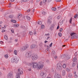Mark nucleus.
<instances>
[{"instance_id": "f257e3e1", "label": "nucleus", "mask_w": 78, "mask_h": 78, "mask_svg": "<svg viewBox=\"0 0 78 78\" xmlns=\"http://www.w3.org/2000/svg\"><path fill=\"white\" fill-rule=\"evenodd\" d=\"M57 69L59 71H61L62 70L61 67H62V65L60 63H58L56 65Z\"/></svg>"}, {"instance_id": "f03ea898", "label": "nucleus", "mask_w": 78, "mask_h": 78, "mask_svg": "<svg viewBox=\"0 0 78 78\" xmlns=\"http://www.w3.org/2000/svg\"><path fill=\"white\" fill-rule=\"evenodd\" d=\"M32 55V53L31 52L29 51L25 55L26 58H31Z\"/></svg>"}, {"instance_id": "7ed1b4c3", "label": "nucleus", "mask_w": 78, "mask_h": 78, "mask_svg": "<svg viewBox=\"0 0 78 78\" xmlns=\"http://www.w3.org/2000/svg\"><path fill=\"white\" fill-rule=\"evenodd\" d=\"M31 58L33 61H35V60L37 59V58H38V56L37 54H33Z\"/></svg>"}, {"instance_id": "20e7f679", "label": "nucleus", "mask_w": 78, "mask_h": 78, "mask_svg": "<svg viewBox=\"0 0 78 78\" xmlns=\"http://www.w3.org/2000/svg\"><path fill=\"white\" fill-rule=\"evenodd\" d=\"M44 67V65L42 63V62H40L38 63V67L39 69H42Z\"/></svg>"}, {"instance_id": "39448f33", "label": "nucleus", "mask_w": 78, "mask_h": 78, "mask_svg": "<svg viewBox=\"0 0 78 78\" xmlns=\"http://www.w3.org/2000/svg\"><path fill=\"white\" fill-rule=\"evenodd\" d=\"M14 77V75L12 72L9 73L7 75L8 78H13Z\"/></svg>"}, {"instance_id": "423d86ee", "label": "nucleus", "mask_w": 78, "mask_h": 78, "mask_svg": "<svg viewBox=\"0 0 78 78\" xmlns=\"http://www.w3.org/2000/svg\"><path fill=\"white\" fill-rule=\"evenodd\" d=\"M47 73L44 72H42L41 73V76L42 78H45L47 76Z\"/></svg>"}, {"instance_id": "0eeeda50", "label": "nucleus", "mask_w": 78, "mask_h": 78, "mask_svg": "<svg viewBox=\"0 0 78 78\" xmlns=\"http://www.w3.org/2000/svg\"><path fill=\"white\" fill-rule=\"evenodd\" d=\"M55 78H62L61 74L58 73H56L55 75Z\"/></svg>"}, {"instance_id": "6e6552de", "label": "nucleus", "mask_w": 78, "mask_h": 78, "mask_svg": "<svg viewBox=\"0 0 78 78\" xmlns=\"http://www.w3.org/2000/svg\"><path fill=\"white\" fill-rule=\"evenodd\" d=\"M33 67L34 69H36L37 67H38V63L37 62H33Z\"/></svg>"}, {"instance_id": "1a4fd4ad", "label": "nucleus", "mask_w": 78, "mask_h": 78, "mask_svg": "<svg viewBox=\"0 0 78 78\" xmlns=\"http://www.w3.org/2000/svg\"><path fill=\"white\" fill-rule=\"evenodd\" d=\"M23 73V71L22 70H21L20 69H18V71L17 72V75H22Z\"/></svg>"}, {"instance_id": "9d476101", "label": "nucleus", "mask_w": 78, "mask_h": 78, "mask_svg": "<svg viewBox=\"0 0 78 78\" xmlns=\"http://www.w3.org/2000/svg\"><path fill=\"white\" fill-rule=\"evenodd\" d=\"M29 47V46L28 45H26L25 46L23 47L21 50L22 51H24V50H27V49Z\"/></svg>"}, {"instance_id": "9b49d317", "label": "nucleus", "mask_w": 78, "mask_h": 78, "mask_svg": "<svg viewBox=\"0 0 78 78\" xmlns=\"http://www.w3.org/2000/svg\"><path fill=\"white\" fill-rule=\"evenodd\" d=\"M50 19H51V18H48V19L47 20V22L48 24L49 25H51V20H50Z\"/></svg>"}, {"instance_id": "f8f14e48", "label": "nucleus", "mask_w": 78, "mask_h": 78, "mask_svg": "<svg viewBox=\"0 0 78 78\" xmlns=\"http://www.w3.org/2000/svg\"><path fill=\"white\" fill-rule=\"evenodd\" d=\"M31 48H32V49H33V48H37V46L35 44H32L30 47Z\"/></svg>"}, {"instance_id": "ddd939ff", "label": "nucleus", "mask_w": 78, "mask_h": 78, "mask_svg": "<svg viewBox=\"0 0 78 78\" xmlns=\"http://www.w3.org/2000/svg\"><path fill=\"white\" fill-rule=\"evenodd\" d=\"M54 27H55V26L53 24H52L51 25V27L50 28L51 30H53L54 29Z\"/></svg>"}, {"instance_id": "4468645a", "label": "nucleus", "mask_w": 78, "mask_h": 78, "mask_svg": "<svg viewBox=\"0 0 78 78\" xmlns=\"http://www.w3.org/2000/svg\"><path fill=\"white\" fill-rule=\"evenodd\" d=\"M66 57V55L63 54L61 55V58L62 59H64Z\"/></svg>"}, {"instance_id": "2eb2a0df", "label": "nucleus", "mask_w": 78, "mask_h": 78, "mask_svg": "<svg viewBox=\"0 0 78 78\" xmlns=\"http://www.w3.org/2000/svg\"><path fill=\"white\" fill-rule=\"evenodd\" d=\"M15 63H17L18 61H19V58H18L17 57H15Z\"/></svg>"}, {"instance_id": "dca6fc26", "label": "nucleus", "mask_w": 78, "mask_h": 78, "mask_svg": "<svg viewBox=\"0 0 78 78\" xmlns=\"http://www.w3.org/2000/svg\"><path fill=\"white\" fill-rule=\"evenodd\" d=\"M62 76H64L66 75V71L64 70H62Z\"/></svg>"}, {"instance_id": "f3484780", "label": "nucleus", "mask_w": 78, "mask_h": 78, "mask_svg": "<svg viewBox=\"0 0 78 78\" xmlns=\"http://www.w3.org/2000/svg\"><path fill=\"white\" fill-rule=\"evenodd\" d=\"M11 61L12 62H15V58H12V59H11Z\"/></svg>"}, {"instance_id": "a211bd4d", "label": "nucleus", "mask_w": 78, "mask_h": 78, "mask_svg": "<svg viewBox=\"0 0 78 78\" xmlns=\"http://www.w3.org/2000/svg\"><path fill=\"white\" fill-rule=\"evenodd\" d=\"M29 66H33V62H32L30 63H29V64L28 65Z\"/></svg>"}, {"instance_id": "6ab92c4d", "label": "nucleus", "mask_w": 78, "mask_h": 78, "mask_svg": "<svg viewBox=\"0 0 78 78\" xmlns=\"http://www.w3.org/2000/svg\"><path fill=\"white\" fill-rule=\"evenodd\" d=\"M19 24H15L14 25H13V27H16V28H17L18 27V26H19Z\"/></svg>"}, {"instance_id": "aec40b11", "label": "nucleus", "mask_w": 78, "mask_h": 78, "mask_svg": "<svg viewBox=\"0 0 78 78\" xmlns=\"http://www.w3.org/2000/svg\"><path fill=\"white\" fill-rule=\"evenodd\" d=\"M22 17V15L21 14H19L18 15V18L20 19V18Z\"/></svg>"}, {"instance_id": "412c9836", "label": "nucleus", "mask_w": 78, "mask_h": 78, "mask_svg": "<svg viewBox=\"0 0 78 78\" xmlns=\"http://www.w3.org/2000/svg\"><path fill=\"white\" fill-rule=\"evenodd\" d=\"M71 58V57L70 55L67 56L66 57V59L68 60V59H70Z\"/></svg>"}, {"instance_id": "4be33fe9", "label": "nucleus", "mask_w": 78, "mask_h": 78, "mask_svg": "<svg viewBox=\"0 0 78 78\" xmlns=\"http://www.w3.org/2000/svg\"><path fill=\"white\" fill-rule=\"evenodd\" d=\"M68 76H69V78H72V77L73 76L72 74L71 73L69 74L68 75Z\"/></svg>"}, {"instance_id": "5701e85b", "label": "nucleus", "mask_w": 78, "mask_h": 78, "mask_svg": "<svg viewBox=\"0 0 78 78\" xmlns=\"http://www.w3.org/2000/svg\"><path fill=\"white\" fill-rule=\"evenodd\" d=\"M55 54H56V52H55V51L54 50L52 51V55L54 56V55H55Z\"/></svg>"}, {"instance_id": "b1692460", "label": "nucleus", "mask_w": 78, "mask_h": 78, "mask_svg": "<svg viewBox=\"0 0 78 78\" xmlns=\"http://www.w3.org/2000/svg\"><path fill=\"white\" fill-rule=\"evenodd\" d=\"M4 38L6 40H8V38L6 35H5L4 36Z\"/></svg>"}, {"instance_id": "393cba45", "label": "nucleus", "mask_w": 78, "mask_h": 78, "mask_svg": "<svg viewBox=\"0 0 78 78\" xmlns=\"http://www.w3.org/2000/svg\"><path fill=\"white\" fill-rule=\"evenodd\" d=\"M76 66V63L75 62H73L72 65V67H74L75 66Z\"/></svg>"}, {"instance_id": "a878e982", "label": "nucleus", "mask_w": 78, "mask_h": 78, "mask_svg": "<svg viewBox=\"0 0 78 78\" xmlns=\"http://www.w3.org/2000/svg\"><path fill=\"white\" fill-rule=\"evenodd\" d=\"M37 23L38 24H39V25H41V24H42V21H38L37 22Z\"/></svg>"}, {"instance_id": "bb28decb", "label": "nucleus", "mask_w": 78, "mask_h": 78, "mask_svg": "<svg viewBox=\"0 0 78 78\" xmlns=\"http://www.w3.org/2000/svg\"><path fill=\"white\" fill-rule=\"evenodd\" d=\"M16 78H20V75L19 74H17L16 75Z\"/></svg>"}, {"instance_id": "cd10ccee", "label": "nucleus", "mask_w": 78, "mask_h": 78, "mask_svg": "<svg viewBox=\"0 0 78 78\" xmlns=\"http://www.w3.org/2000/svg\"><path fill=\"white\" fill-rule=\"evenodd\" d=\"M11 22H13V23H16L17 22V21L15 20H11Z\"/></svg>"}, {"instance_id": "c85d7f7f", "label": "nucleus", "mask_w": 78, "mask_h": 78, "mask_svg": "<svg viewBox=\"0 0 78 78\" xmlns=\"http://www.w3.org/2000/svg\"><path fill=\"white\" fill-rule=\"evenodd\" d=\"M4 56L6 59H8V55L7 54L5 55Z\"/></svg>"}, {"instance_id": "c756f323", "label": "nucleus", "mask_w": 78, "mask_h": 78, "mask_svg": "<svg viewBox=\"0 0 78 78\" xmlns=\"http://www.w3.org/2000/svg\"><path fill=\"white\" fill-rule=\"evenodd\" d=\"M64 20H63L60 23V24L61 25H62V23H63V22H64Z\"/></svg>"}, {"instance_id": "7c9ffc66", "label": "nucleus", "mask_w": 78, "mask_h": 78, "mask_svg": "<svg viewBox=\"0 0 78 78\" xmlns=\"http://www.w3.org/2000/svg\"><path fill=\"white\" fill-rule=\"evenodd\" d=\"M47 2V0H43V5H45Z\"/></svg>"}, {"instance_id": "2f4dec72", "label": "nucleus", "mask_w": 78, "mask_h": 78, "mask_svg": "<svg viewBox=\"0 0 78 78\" xmlns=\"http://www.w3.org/2000/svg\"><path fill=\"white\" fill-rule=\"evenodd\" d=\"M46 14H47V12L45 11H43L42 12V14H43V15H45Z\"/></svg>"}, {"instance_id": "473e14b6", "label": "nucleus", "mask_w": 78, "mask_h": 78, "mask_svg": "<svg viewBox=\"0 0 78 78\" xmlns=\"http://www.w3.org/2000/svg\"><path fill=\"white\" fill-rule=\"evenodd\" d=\"M52 11H56V8H54V7L52 8Z\"/></svg>"}, {"instance_id": "72a5a7b5", "label": "nucleus", "mask_w": 78, "mask_h": 78, "mask_svg": "<svg viewBox=\"0 0 78 78\" xmlns=\"http://www.w3.org/2000/svg\"><path fill=\"white\" fill-rule=\"evenodd\" d=\"M58 36H59V37H61L62 36V34L61 33H58Z\"/></svg>"}, {"instance_id": "f704fd0d", "label": "nucleus", "mask_w": 78, "mask_h": 78, "mask_svg": "<svg viewBox=\"0 0 78 78\" xmlns=\"http://www.w3.org/2000/svg\"><path fill=\"white\" fill-rule=\"evenodd\" d=\"M29 34H30V36H31L32 35H33V32L31 31H30L29 33Z\"/></svg>"}, {"instance_id": "c9c22d12", "label": "nucleus", "mask_w": 78, "mask_h": 78, "mask_svg": "<svg viewBox=\"0 0 78 78\" xmlns=\"http://www.w3.org/2000/svg\"><path fill=\"white\" fill-rule=\"evenodd\" d=\"M26 18L28 20H30L31 19V18L28 16H26Z\"/></svg>"}, {"instance_id": "e433bc0d", "label": "nucleus", "mask_w": 78, "mask_h": 78, "mask_svg": "<svg viewBox=\"0 0 78 78\" xmlns=\"http://www.w3.org/2000/svg\"><path fill=\"white\" fill-rule=\"evenodd\" d=\"M14 53H15V55H17V51L15 50L14 51Z\"/></svg>"}, {"instance_id": "4c0bfd02", "label": "nucleus", "mask_w": 78, "mask_h": 78, "mask_svg": "<svg viewBox=\"0 0 78 78\" xmlns=\"http://www.w3.org/2000/svg\"><path fill=\"white\" fill-rule=\"evenodd\" d=\"M75 37H76V35H74V36H73L71 37V39H74V38H75Z\"/></svg>"}, {"instance_id": "58836bf2", "label": "nucleus", "mask_w": 78, "mask_h": 78, "mask_svg": "<svg viewBox=\"0 0 78 78\" xmlns=\"http://www.w3.org/2000/svg\"><path fill=\"white\" fill-rule=\"evenodd\" d=\"M66 71H67V72H70V69L68 68H66Z\"/></svg>"}, {"instance_id": "ea45409f", "label": "nucleus", "mask_w": 78, "mask_h": 78, "mask_svg": "<svg viewBox=\"0 0 78 78\" xmlns=\"http://www.w3.org/2000/svg\"><path fill=\"white\" fill-rule=\"evenodd\" d=\"M41 29H44V25H41Z\"/></svg>"}, {"instance_id": "a19ab883", "label": "nucleus", "mask_w": 78, "mask_h": 78, "mask_svg": "<svg viewBox=\"0 0 78 78\" xmlns=\"http://www.w3.org/2000/svg\"><path fill=\"white\" fill-rule=\"evenodd\" d=\"M63 67L64 69L66 68V64H63Z\"/></svg>"}, {"instance_id": "79ce46f5", "label": "nucleus", "mask_w": 78, "mask_h": 78, "mask_svg": "<svg viewBox=\"0 0 78 78\" xmlns=\"http://www.w3.org/2000/svg\"><path fill=\"white\" fill-rule=\"evenodd\" d=\"M28 0H22V2H28Z\"/></svg>"}, {"instance_id": "37998d69", "label": "nucleus", "mask_w": 78, "mask_h": 78, "mask_svg": "<svg viewBox=\"0 0 78 78\" xmlns=\"http://www.w3.org/2000/svg\"><path fill=\"white\" fill-rule=\"evenodd\" d=\"M70 34H71V36H72L73 35H74V34H75V33H72Z\"/></svg>"}, {"instance_id": "c03bdc74", "label": "nucleus", "mask_w": 78, "mask_h": 78, "mask_svg": "<svg viewBox=\"0 0 78 78\" xmlns=\"http://www.w3.org/2000/svg\"><path fill=\"white\" fill-rule=\"evenodd\" d=\"M72 17H71V19H70V20H69L70 23H72Z\"/></svg>"}, {"instance_id": "a18cd8bd", "label": "nucleus", "mask_w": 78, "mask_h": 78, "mask_svg": "<svg viewBox=\"0 0 78 78\" xmlns=\"http://www.w3.org/2000/svg\"><path fill=\"white\" fill-rule=\"evenodd\" d=\"M77 16H78V14H77L74 16V18L76 19L77 17Z\"/></svg>"}, {"instance_id": "49530a36", "label": "nucleus", "mask_w": 78, "mask_h": 78, "mask_svg": "<svg viewBox=\"0 0 78 78\" xmlns=\"http://www.w3.org/2000/svg\"><path fill=\"white\" fill-rule=\"evenodd\" d=\"M60 17H61V16H60V15H59L57 17V19H59Z\"/></svg>"}, {"instance_id": "de8ad7c7", "label": "nucleus", "mask_w": 78, "mask_h": 78, "mask_svg": "<svg viewBox=\"0 0 78 78\" xmlns=\"http://www.w3.org/2000/svg\"><path fill=\"white\" fill-rule=\"evenodd\" d=\"M33 34H36V30H34V31Z\"/></svg>"}, {"instance_id": "09e8293b", "label": "nucleus", "mask_w": 78, "mask_h": 78, "mask_svg": "<svg viewBox=\"0 0 78 78\" xmlns=\"http://www.w3.org/2000/svg\"><path fill=\"white\" fill-rule=\"evenodd\" d=\"M73 62H75V61H76V58H75V57L74 58H73Z\"/></svg>"}, {"instance_id": "8fccbe9b", "label": "nucleus", "mask_w": 78, "mask_h": 78, "mask_svg": "<svg viewBox=\"0 0 78 78\" xmlns=\"http://www.w3.org/2000/svg\"><path fill=\"white\" fill-rule=\"evenodd\" d=\"M9 17L10 18H12V17H13V16H12V15H10L9 16Z\"/></svg>"}, {"instance_id": "3c124183", "label": "nucleus", "mask_w": 78, "mask_h": 78, "mask_svg": "<svg viewBox=\"0 0 78 78\" xmlns=\"http://www.w3.org/2000/svg\"><path fill=\"white\" fill-rule=\"evenodd\" d=\"M53 44V43H51L50 45H49V46L50 47H52V44Z\"/></svg>"}, {"instance_id": "603ef678", "label": "nucleus", "mask_w": 78, "mask_h": 78, "mask_svg": "<svg viewBox=\"0 0 78 78\" xmlns=\"http://www.w3.org/2000/svg\"><path fill=\"white\" fill-rule=\"evenodd\" d=\"M11 32L13 33H14V30L12 29L11 30Z\"/></svg>"}, {"instance_id": "864d4df0", "label": "nucleus", "mask_w": 78, "mask_h": 78, "mask_svg": "<svg viewBox=\"0 0 78 78\" xmlns=\"http://www.w3.org/2000/svg\"><path fill=\"white\" fill-rule=\"evenodd\" d=\"M29 63H28L27 62H26L25 63V64H26V65H27V66H28Z\"/></svg>"}, {"instance_id": "5fc2aeb1", "label": "nucleus", "mask_w": 78, "mask_h": 78, "mask_svg": "<svg viewBox=\"0 0 78 78\" xmlns=\"http://www.w3.org/2000/svg\"><path fill=\"white\" fill-rule=\"evenodd\" d=\"M62 31V28H61L60 29V32H61Z\"/></svg>"}, {"instance_id": "6e6d98bb", "label": "nucleus", "mask_w": 78, "mask_h": 78, "mask_svg": "<svg viewBox=\"0 0 78 78\" xmlns=\"http://www.w3.org/2000/svg\"><path fill=\"white\" fill-rule=\"evenodd\" d=\"M4 27H2L3 28H6V27L7 26H6V25H4Z\"/></svg>"}, {"instance_id": "4d7b16f0", "label": "nucleus", "mask_w": 78, "mask_h": 78, "mask_svg": "<svg viewBox=\"0 0 78 78\" xmlns=\"http://www.w3.org/2000/svg\"><path fill=\"white\" fill-rule=\"evenodd\" d=\"M42 4H43V3H42V1H41L40 3V5H42Z\"/></svg>"}, {"instance_id": "13d9d810", "label": "nucleus", "mask_w": 78, "mask_h": 78, "mask_svg": "<svg viewBox=\"0 0 78 78\" xmlns=\"http://www.w3.org/2000/svg\"><path fill=\"white\" fill-rule=\"evenodd\" d=\"M56 2H61V0H56Z\"/></svg>"}, {"instance_id": "bf43d9fd", "label": "nucleus", "mask_w": 78, "mask_h": 78, "mask_svg": "<svg viewBox=\"0 0 78 78\" xmlns=\"http://www.w3.org/2000/svg\"><path fill=\"white\" fill-rule=\"evenodd\" d=\"M30 3H31V4H32V3H33V1L32 0H31L30 1Z\"/></svg>"}, {"instance_id": "052dcab7", "label": "nucleus", "mask_w": 78, "mask_h": 78, "mask_svg": "<svg viewBox=\"0 0 78 78\" xmlns=\"http://www.w3.org/2000/svg\"><path fill=\"white\" fill-rule=\"evenodd\" d=\"M75 78H77V77H78V75H75Z\"/></svg>"}, {"instance_id": "680f3d73", "label": "nucleus", "mask_w": 78, "mask_h": 78, "mask_svg": "<svg viewBox=\"0 0 78 78\" xmlns=\"http://www.w3.org/2000/svg\"><path fill=\"white\" fill-rule=\"evenodd\" d=\"M59 28V26H58L57 28V29L58 30Z\"/></svg>"}, {"instance_id": "e2e57ef3", "label": "nucleus", "mask_w": 78, "mask_h": 78, "mask_svg": "<svg viewBox=\"0 0 78 78\" xmlns=\"http://www.w3.org/2000/svg\"><path fill=\"white\" fill-rule=\"evenodd\" d=\"M5 30H2V33H4V32H5Z\"/></svg>"}, {"instance_id": "0e129e2a", "label": "nucleus", "mask_w": 78, "mask_h": 78, "mask_svg": "<svg viewBox=\"0 0 78 78\" xmlns=\"http://www.w3.org/2000/svg\"><path fill=\"white\" fill-rule=\"evenodd\" d=\"M75 23H73V26H75Z\"/></svg>"}, {"instance_id": "69168bd1", "label": "nucleus", "mask_w": 78, "mask_h": 78, "mask_svg": "<svg viewBox=\"0 0 78 78\" xmlns=\"http://www.w3.org/2000/svg\"><path fill=\"white\" fill-rule=\"evenodd\" d=\"M15 0H10V1L11 2H14Z\"/></svg>"}, {"instance_id": "338daca9", "label": "nucleus", "mask_w": 78, "mask_h": 78, "mask_svg": "<svg viewBox=\"0 0 78 78\" xmlns=\"http://www.w3.org/2000/svg\"><path fill=\"white\" fill-rule=\"evenodd\" d=\"M27 11L28 12H30V11H31V10H30V9H28Z\"/></svg>"}, {"instance_id": "774afa93", "label": "nucleus", "mask_w": 78, "mask_h": 78, "mask_svg": "<svg viewBox=\"0 0 78 78\" xmlns=\"http://www.w3.org/2000/svg\"><path fill=\"white\" fill-rule=\"evenodd\" d=\"M17 41H18V40L17 39H16L15 40V41L16 42H17Z\"/></svg>"}]
</instances>
